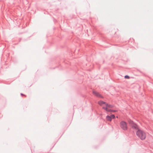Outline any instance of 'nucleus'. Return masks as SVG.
<instances>
[{
    "instance_id": "obj_1",
    "label": "nucleus",
    "mask_w": 153,
    "mask_h": 153,
    "mask_svg": "<svg viewBox=\"0 0 153 153\" xmlns=\"http://www.w3.org/2000/svg\"><path fill=\"white\" fill-rule=\"evenodd\" d=\"M137 135L141 140H144L146 137L145 132L140 129H138L136 132Z\"/></svg>"
},
{
    "instance_id": "obj_2",
    "label": "nucleus",
    "mask_w": 153,
    "mask_h": 153,
    "mask_svg": "<svg viewBox=\"0 0 153 153\" xmlns=\"http://www.w3.org/2000/svg\"><path fill=\"white\" fill-rule=\"evenodd\" d=\"M113 106L112 105L106 103L105 104L104 106H103L102 108L107 112H110L111 111V109L113 108Z\"/></svg>"
},
{
    "instance_id": "obj_3",
    "label": "nucleus",
    "mask_w": 153,
    "mask_h": 153,
    "mask_svg": "<svg viewBox=\"0 0 153 153\" xmlns=\"http://www.w3.org/2000/svg\"><path fill=\"white\" fill-rule=\"evenodd\" d=\"M120 125L121 128L124 130H126L127 129V123L124 121H122L120 123Z\"/></svg>"
},
{
    "instance_id": "obj_4",
    "label": "nucleus",
    "mask_w": 153,
    "mask_h": 153,
    "mask_svg": "<svg viewBox=\"0 0 153 153\" xmlns=\"http://www.w3.org/2000/svg\"><path fill=\"white\" fill-rule=\"evenodd\" d=\"M93 94L98 97H102V96L98 93L95 91H93Z\"/></svg>"
},
{
    "instance_id": "obj_5",
    "label": "nucleus",
    "mask_w": 153,
    "mask_h": 153,
    "mask_svg": "<svg viewBox=\"0 0 153 153\" xmlns=\"http://www.w3.org/2000/svg\"><path fill=\"white\" fill-rule=\"evenodd\" d=\"M106 103L103 101H99L98 102V104L102 106V107L103 106H104L105 105V104H106Z\"/></svg>"
},
{
    "instance_id": "obj_6",
    "label": "nucleus",
    "mask_w": 153,
    "mask_h": 153,
    "mask_svg": "<svg viewBox=\"0 0 153 153\" xmlns=\"http://www.w3.org/2000/svg\"><path fill=\"white\" fill-rule=\"evenodd\" d=\"M131 126H132V127L134 128L137 129L138 130L139 129L138 128V126L136 124H134H134H133L132 125H131Z\"/></svg>"
},
{
    "instance_id": "obj_7",
    "label": "nucleus",
    "mask_w": 153,
    "mask_h": 153,
    "mask_svg": "<svg viewBox=\"0 0 153 153\" xmlns=\"http://www.w3.org/2000/svg\"><path fill=\"white\" fill-rule=\"evenodd\" d=\"M106 119L107 120L110 121H111L112 120L111 117L108 115L107 116Z\"/></svg>"
},
{
    "instance_id": "obj_8",
    "label": "nucleus",
    "mask_w": 153,
    "mask_h": 153,
    "mask_svg": "<svg viewBox=\"0 0 153 153\" xmlns=\"http://www.w3.org/2000/svg\"><path fill=\"white\" fill-rule=\"evenodd\" d=\"M129 123L131 125H132L134 123L133 122L131 121V120H130L129 121Z\"/></svg>"
},
{
    "instance_id": "obj_9",
    "label": "nucleus",
    "mask_w": 153,
    "mask_h": 153,
    "mask_svg": "<svg viewBox=\"0 0 153 153\" xmlns=\"http://www.w3.org/2000/svg\"><path fill=\"white\" fill-rule=\"evenodd\" d=\"M125 78L126 79H128L129 78V77L128 76L126 75L125 76Z\"/></svg>"
},
{
    "instance_id": "obj_10",
    "label": "nucleus",
    "mask_w": 153,
    "mask_h": 153,
    "mask_svg": "<svg viewBox=\"0 0 153 153\" xmlns=\"http://www.w3.org/2000/svg\"><path fill=\"white\" fill-rule=\"evenodd\" d=\"M111 119L112 118H114L115 117V116L114 115H112L111 116Z\"/></svg>"
},
{
    "instance_id": "obj_11",
    "label": "nucleus",
    "mask_w": 153,
    "mask_h": 153,
    "mask_svg": "<svg viewBox=\"0 0 153 153\" xmlns=\"http://www.w3.org/2000/svg\"><path fill=\"white\" fill-rule=\"evenodd\" d=\"M115 111V110H111V111L110 112H115L116 111Z\"/></svg>"
}]
</instances>
